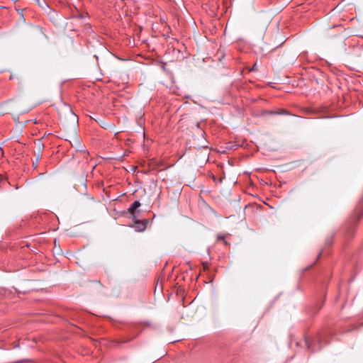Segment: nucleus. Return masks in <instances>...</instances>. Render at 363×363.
Listing matches in <instances>:
<instances>
[{
    "mask_svg": "<svg viewBox=\"0 0 363 363\" xmlns=\"http://www.w3.org/2000/svg\"><path fill=\"white\" fill-rule=\"evenodd\" d=\"M147 223L148 221L146 219H144L143 220H136L135 222V228L138 231H143L146 228Z\"/></svg>",
    "mask_w": 363,
    "mask_h": 363,
    "instance_id": "f257e3e1",
    "label": "nucleus"
},
{
    "mask_svg": "<svg viewBox=\"0 0 363 363\" xmlns=\"http://www.w3.org/2000/svg\"><path fill=\"white\" fill-rule=\"evenodd\" d=\"M362 215H363V206H358L354 212L353 219L357 220L361 218Z\"/></svg>",
    "mask_w": 363,
    "mask_h": 363,
    "instance_id": "f03ea898",
    "label": "nucleus"
},
{
    "mask_svg": "<svg viewBox=\"0 0 363 363\" xmlns=\"http://www.w3.org/2000/svg\"><path fill=\"white\" fill-rule=\"evenodd\" d=\"M287 115L289 114L288 111L285 109H280L278 111H266L263 113V115Z\"/></svg>",
    "mask_w": 363,
    "mask_h": 363,
    "instance_id": "7ed1b4c3",
    "label": "nucleus"
},
{
    "mask_svg": "<svg viewBox=\"0 0 363 363\" xmlns=\"http://www.w3.org/2000/svg\"><path fill=\"white\" fill-rule=\"evenodd\" d=\"M140 201H134L131 206H130V208H128V212L131 214V215H133L135 210L139 208L140 206Z\"/></svg>",
    "mask_w": 363,
    "mask_h": 363,
    "instance_id": "20e7f679",
    "label": "nucleus"
},
{
    "mask_svg": "<svg viewBox=\"0 0 363 363\" xmlns=\"http://www.w3.org/2000/svg\"><path fill=\"white\" fill-rule=\"evenodd\" d=\"M218 239H220V240H223L225 242H226L225 241L224 238H223V236H219V237H218Z\"/></svg>",
    "mask_w": 363,
    "mask_h": 363,
    "instance_id": "39448f33",
    "label": "nucleus"
},
{
    "mask_svg": "<svg viewBox=\"0 0 363 363\" xmlns=\"http://www.w3.org/2000/svg\"><path fill=\"white\" fill-rule=\"evenodd\" d=\"M10 79H13V77L12 75L10 76L9 77Z\"/></svg>",
    "mask_w": 363,
    "mask_h": 363,
    "instance_id": "423d86ee",
    "label": "nucleus"
},
{
    "mask_svg": "<svg viewBox=\"0 0 363 363\" xmlns=\"http://www.w3.org/2000/svg\"><path fill=\"white\" fill-rule=\"evenodd\" d=\"M128 341V340H123L122 342H126Z\"/></svg>",
    "mask_w": 363,
    "mask_h": 363,
    "instance_id": "0eeeda50",
    "label": "nucleus"
}]
</instances>
